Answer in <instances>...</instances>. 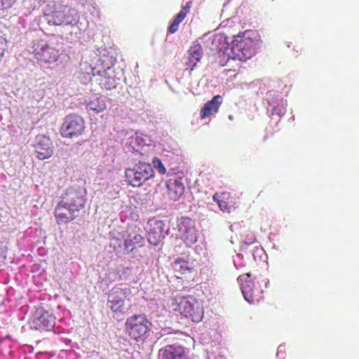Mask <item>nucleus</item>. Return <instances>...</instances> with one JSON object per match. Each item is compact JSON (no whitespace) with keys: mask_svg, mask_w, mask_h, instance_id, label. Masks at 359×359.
<instances>
[{"mask_svg":"<svg viewBox=\"0 0 359 359\" xmlns=\"http://www.w3.org/2000/svg\"><path fill=\"white\" fill-rule=\"evenodd\" d=\"M115 59L109 55L100 57L91 67L92 74L96 82L102 89L110 90L116 88L119 80L116 76L114 66Z\"/></svg>","mask_w":359,"mask_h":359,"instance_id":"f257e3e1","label":"nucleus"},{"mask_svg":"<svg viewBox=\"0 0 359 359\" xmlns=\"http://www.w3.org/2000/svg\"><path fill=\"white\" fill-rule=\"evenodd\" d=\"M172 306L174 311L191 319L192 321L200 322L204 315L203 304L193 295L175 296L172 297Z\"/></svg>","mask_w":359,"mask_h":359,"instance_id":"f03ea898","label":"nucleus"},{"mask_svg":"<svg viewBox=\"0 0 359 359\" xmlns=\"http://www.w3.org/2000/svg\"><path fill=\"white\" fill-rule=\"evenodd\" d=\"M152 323L144 313L134 314L127 318L125 330L136 342H144L151 332Z\"/></svg>","mask_w":359,"mask_h":359,"instance_id":"7ed1b4c3","label":"nucleus"},{"mask_svg":"<svg viewBox=\"0 0 359 359\" xmlns=\"http://www.w3.org/2000/svg\"><path fill=\"white\" fill-rule=\"evenodd\" d=\"M79 20L78 11L67 5L55 7L52 13L47 15L48 24L55 26H74L78 24Z\"/></svg>","mask_w":359,"mask_h":359,"instance_id":"20e7f679","label":"nucleus"},{"mask_svg":"<svg viewBox=\"0 0 359 359\" xmlns=\"http://www.w3.org/2000/svg\"><path fill=\"white\" fill-rule=\"evenodd\" d=\"M231 55L229 57L226 63L231 60H238L245 62L250 59L255 53L254 41L249 37L237 36L231 42Z\"/></svg>","mask_w":359,"mask_h":359,"instance_id":"39448f33","label":"nucleus"},{"mask_svg":"<svg viewBox=\"0 0 359 359\" xmlns=\"http://www.w3.org/2000/svg\"><path fill=\"white\" fill-rule=\"evenodd\" d=\"M125 176L128 184L140 187L145 181L154 176V171L151 164L140 161L133 168L126 169Z\"/></svg>","mask_w":359,"mask_h":359,"instance_id":"423d86ee","label":"nucleus"},{"mask_svg":"<svg viewBox=\"0 0 359 359\" xmlns=\"http://www.w3.org/2000/svg\"><path fill=\"white\" fill-rule=\"evenodd\" d=\"M131 293L129 287H114L109 292L107 296V306L115 313H127L130 309L126 308V300L128 295Z\"/></svg>","mask_w":359,"mask_h":359,"instance_id":"0eeeda50","label":"nucleus"},{"mask_svg":"<svg viewBox=\"0 0 359 359\" xmlns=\"http://www.w3.org/2000/svg\"><path fill=\"white\" fill-rule=\"evenodd\" d=\"M85 122L83 118L76 114L66 116L61 126L60 133L63 137L76 138L84 133Z\"/></svg>","mask_w":359,"mask_h":359,"instance_id":"6e6552de","label":"nucleus"},{"mask_svg":"<svg viewBox=\"0 0 359 359\" xmlns=\"http://www.w3.org/2000/svg\"><path fill=\"white\" fill-rule=\"evenodd\" d=\"M238 280L241 284L243 295L248 303L255 304L263 299V291L252 281L250 273L241 275Z\"/></svg>","mask_w":359,"mask_h":359,"instance_id":"1a4fd4ad","label":"nucleus"},{"mask_svg":"<svg viewBox=\"0 0 359 359\" xmlns=\"http://www.w3.org/2000/svg\"><path fill=\"white\" fill-rule=\"evenodd\" d=\"M86 190L83 187H70L67 189L61 201L76 212L84 208L86 202Z\"/></svg>","mask_w":359,"mask_h":359,"instance_id":"9d476101","label":"nucleus"},{"mask_svg":"<svg viewBox=\"0 0 359 359\" xmlns=\"http://www.w3.org/2000/svg\"><path fill=\"white\" fill-rule=\"evenodd\" d=\"M33 53L41 63L50 64L56 62L60 56V51L50 46L44 41H39L33 46Z\"/></svg>","mask_w":359,"mask_h":359,"instance_id":"9b49d317","label":"nucleus"},{"mask_svg":"<svg viewBox=\"0 0 359 359\" xmlns=\"http://www.w3.org/2000/svg\"><path fill=\"white\" fill-rule=\"evenodd\" d=\"M178 236L185 245L190 247L197 241L194 221L189 217H182L178 223Z\"/></svg>","mask_w":359,"mask_h":359,"instance_id":"f8f14e48","label":"nucleus"},{"mask_svg":"<svg viewBox=\"0 0 359 359\" xmlns=\"http://www.w3.org/2000/svg\"><path fill=\"white\" fill-rule=\"evenodd\" d=\"M166 188L171 200L175 201L179 200L185 191L183 178L177 175L172 176L166 182Z\"/></svg>","mask_w":359,"mask_h":359,"instance_id":"ddd939ff","label":"nucleus"},{"mask_svg":"<svg viewBox=\"0 0 359 359\" xmlns=\"http://www.w3.org/2000/svg\"><path fill=\"white\" fill-rule=\"evenodd\" d=\"M172 268L178 278L187 280L194 278L195 269L191 266L188 260L177 257L172 263Z\"/></svg>","mask_w":359,"mask_h":359,"instance_id":"4468645a","label":"nucleus"},{"mask_svg":"<svg viewBox=\"0 0 359 359\" xmlns=\"http://www.w3.org/2000/svg\"><path fill=\"white\" fill-rule=\"evenodd\" d=\"M148 225V242L156 246L164 238V223L161 220L152 219L149 221Z\"/></svg>","mask_w":359,"mask_h":359,"instance_id":"2eb2a0df","label":"nucleus"},{"mask_svg":"<svg viewBox=\"0 0 359 359\" xmlns=\"http://www.w3.org/2000/svg\"><path fill=\"white\" fill-rule=\"evenodd\" d=\"M35 151L39 160L50 158L53 154L50 139L46 135H38L35 144Z\"/></svg>","mask_w":359,"mask_h":359,"instance_id":"dca6fc26","label":"nucleus"},{"mask_svg":"<svg viewBox=\"0 0 359 359\" xmlns=\"http://www.w3.org/2000/svg\"><path fill=\"white\" fill-rule=\"evenodd\" d=\"M76 212H77L76 210L67 206L60 201L55 208L54 215L57 223L60 224L74 220L77 216Z\"/></svg>","mask_w":359,"mask_h":359,"instance_id":"f3484780","label":"nucleus"},{"mask_svg":"<svg viewBox=\"0 0 359 359\" xmlns=\"http://www.w3.org/2000/svg\"><path fill=\"white\" fill-rule=\"evenodd\" d=\"M222 103V96L217 95L214 96L210 101L205 102L200 111V117L205 119L213 114H216L220 105Z\"/></svg>","mask_w":359,"mask_h":359,"instance_id":"a211bd4d","label":"nucleus"},{"mask_svg":"<svg viewBox=\"0 0 359 359\" xmlns=\"http://www.w3.org/2000/svg\"><path fill=\"white\" fill-rule=\"evenodd\" d=\"M144 244V237L136 229L131 230L124 240L125 249L128 252H133L135 248L142 247Z\"/></svg>","mask_w":359,"mask_h":359,"instance_id":"6ab92c4d","label":"nucleus"},{"mask_svg":"<svg viewBox=\"0 0 359 359\" xmlns=\"http://www.w3.org/2000/svg\"><path fill=\"white\" fill-rule=\"evenodd\" d=\"M184 348L179 345H167L159 350L160 359H183Z\"/></svg>","mask_w":359,"mask_h":359,"instance_id":"aec40b11","label":"nucleus"},{"mask_svg":"<svg viewBox=\"0 0 359 359\" xmlns=\"http://www.w3.org/2000/svg\"><path fill=\"white\" fill-rule=\"evenodd\" d=\"M34 325L36 330L41 331L49 330L54 327L55 320L48 312H43L39 316L34 319Z\"/></svg>","mask_w":359,"mask_h":359,"instance_id":"412c9836","label":"nucleus"},{"mask_svg":"<svg viewBox=\"0 0 359 359\" xmlns=\"http://www.w3.org/2000/svg\"><path fill=\"white\" fill-rule=\"evenodd\" d=\"M188 54L189 56L186 65L191 70H193L202 57L203 48L200 44H195L190 47Z\"/></svg>","mask_w":359,"mask_h":359,"instance_id":"4be33fe9","label":"nucleus"},{"mask_svg":"<svg viewBox=\"0 0 359 359\" xmlns=\"http://www.w3.org/2000/svg\"><path fill=\"white\" fill-rule=\"evenodd\" d=\"M88 107L97 113L102 112L107 108L106 100L103 97H96L88 102Z\"/></svg>","mask_w":359,"mask_h":359,"instance_id":"5701e85b","label":"nucleus"},{"mask_svg":"<svg viewBox=\"0 0 359 359\" xmlns=\"http://www.w3.org/2000/svg\"><path fill=\"white\" fill-rule=\"evenodd\" d=\"M213 200L217 202L218 206L222 212H230L231 207L228 205V203L224 201V194H215L212 197Z\"/></svg>","mask_w":359,"mask_h":359,"instance_id":"b1692460","label":"nucleus"},{"mask_svg":"<svg viewBox=\"0 0 359 359\" xmlns=\"http://www.w3.org/2000/svg\"><path fill=\"white\" fill-rule=\"evenodd\" d=\"M191 4V1L187 2V4L183 6L181 11L177 14L175 18L177 20V21L182 22L184 20L187 15L189 13Z\"/></svg>","mask_w":359,"mask_h":359,"instance_id":"393cba45","label":"nucleus"},{"mask_svg":"<svg viewBox=\"0 0 359 359\" xmlns=\"http://www.w3.org/2000/svg\"><path fill=\"white\" fill-rule=\"evenodd\" d=\"M153 166L158 172L163 175L166 172V169L162 163V161L157 157H155L152 161Z\"/></svg>","mask_w":359,"mask_h":359,"instance_id":"a878e982","label":"nucleus"},{"mask_svg":"<svg viewBox=\"0 0 359 359\" xmlns=\"http://www.w3.org/2000/svg\"><path fill=\"white\" fill-rule=\"evenodd\" d=\"M180 23L181 22L180 21H177V20H176L175 18L168 27V33L174 34L175 32H176L178 30L179 25Z\"/></svg>","mask_w":359,"mask_h":359,"instance_id":"bb28decb","label":"nucleus"},{"mask_svg":"<svg viewBox=\"0 0 359 359\" xmlns=\"http://www.w3.org/2000/svg\"><path fill=\"white\" fill-rule=\"evenodd\" d=\"M255 241H256V237L252 233H251L250 236H248V238L243 241V243L247 245H250L255 243Z\"/></svg>","mask_w":359,"mask_h":359,"instance_id":"cd10ccee","label":"nucleus"},{"mask_svg":"<svg viewBox=\"0 0 359 359\" xmlns=\"http://www.w3.org/2000/svg\"><path fill=\"white\" fill-rule=\"evenodd\" d=\"M111 246H113L115 250L121 247V241L117 238H113L111 241Z\"/></svg>","mask_w":359,"mask_h":359,"instance_id":"c85d7f7f","label":"nucleus"},{"mask_svg":"<svg viewBox=\"0 0 359 359\" xmlns=\"http://www.w3.org/2000/svg\"><path fill=\"white\" fill-rule=\"evenodd\" d=\"M229 119L232 120V116H231V115H230V116H229Z\"/></svg>","mask_w":359,"mask_h":359,"instance_id":"c756f323","label":"nucleus"},{"mask_svg":"<svg viewBox=\"0 0 359 359\" xmlns=\"http://www.w3.org/2000/svg\"><path fill=\"white\" fill-rule=\"evenodd\" d=\"M267 139V136H265L264 138V140H266Z\"/></svg>","mask_w":359,"mask_h":359,"instance_id":"7c9ffc66","label":"nucleus"}]
</instances>
